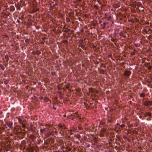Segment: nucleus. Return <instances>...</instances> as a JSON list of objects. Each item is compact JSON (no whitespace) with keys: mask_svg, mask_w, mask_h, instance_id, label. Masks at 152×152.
<instances>
[{"mask_svg":"<svg viewBox=\"0 0 152 152\" xmlns=\"http://www.w3.org/2000/svg\"><path fill=\"white\" fill-rule=\"evenodd\" d=\"M6 124L8 127L7 128V130H9L10 129H12V124L13 123L11 122H9L8 123H6Z\"/></svg>","mask_w":152,"mask_h":152,"instance_id":"f257e3e1","label":"nucleus"},{"mask_svg":"<svg viewBox=\"0 0 152 152\" xmlns=\"http://www.w3.org/2000/svg\"><path fill=\"white\" fill-rule=\"evenodd\" d=\"M130 72L129 71H126L124 73V74L125 75L128 76L130 75Z\"/></svg>","mask_w":152,"mask_h":152,"instance_id":"7ed1b4c3","label":"nucleus"},{"mask_svg":"<svg viewBox=\"0 0 152 152\" xmlns=\"http://www.w3.org/2000/svg\"><path fill=\"white\" fill-rule=\"evenodd\" d=\"M140 96L141 97H144L145 96V94L143 93H141L140 94Z\"/></svg>","mask_w":152,"mask_h":152,"instance_id":"423d86ee","label":"nucleus"},{"mask_svg":"<svg viewBox=\"0 0 152 152\" xmlns=\"http://www.w3.org/2000/svg\"><path fill=\"white\" fill-rule=\"evenodd\" d=\"M148 115H149V116H151V114L150 113H148Z\"/></svg>","mask_w":152,"mask_h":152,"instance_id":"9b49d317","label":"nucleus"},{"mask_svg":"<svg viewBox=\"0 0 152 152\" xmlns=\"http://www.w3.org/2000/svg\"><path fill=\"white\" fill-rule=\"evenodd\" d=\"M106 23H103V25L104 26H106Z\"/></svg>","mask_w":152,"mask_h":152,"instance_id":"9d476101","label":"nucleus"},{"mask_svg":"<svg viewBox=\"0 0 152 152\" xmlns=\"http://www.w3.org/2000/svg\"><path fill=\"white\" fill-rule=\"evenodd\" d=\"M32 137H34V136L33 135H32Z\"/></svg>","mask_w":152,"mask_h":152,"instance_id":"4468645a","label":"nucleus"},{"mask_svg":"<svg viewBox=\"0 0 152 152\" xmlns=\"http://www.w3.org/2000/svg\"><path fill=\"white\" fill-rule=\"evenodd\" d=\"M46 130V129L45 128H44L43 129H41L40 130V132L41 133H43Z\"/></svg>","mask_w":152,"mask_h":152,"instance_id":"39448f33","label":"nucleus"},{"mask_svg":"<svg viewBox=\"0 0 152 152\" xmlns=\"http://www.w3.org/2000/svg\"><path fill=\"white\" fill-rule=\"evenodd\" d=\"M5 126H6V124H5Z\"/></svg>","mask_w":152,"mask_h":152,"instance_id":"ddd939ff","label":"nucleus"},{"mask_svg":"<svg viewBox=\"0 0 152 152\" xmlns=\"http://www.w3.org/2000/svg\"><path fill=\"white\" fill-rule=\"evenodd\" d=\"M105 131L104 130H102L101 131V132L100 133V134L101 136H104V132Z\"/></svg>","mask_w":152,"mask_h":152,"instance_id":"20e7f679","label":"nucleus"},{"mask_svg":"<svg viewBox=\"0 0 152 152\" xmlns=\"http://www.w3.org/2000/svg\"><path fill=\"white\" fill-rule=\"evenodd\" d=\"M77 112H76L75 113H73V114H72L70 116H69V117H72L69 118L71 119H73L76 117V115H77Z\"/></svg>","mask_w":152,"mask_h":152,"instance_id":"f03ea898","label":"nucleus"},{"mask_svg":"<svg viewBox=\"0 0 152 152\" xmlns=\"http://www.w3.org/2000/svg\"><path fill=\"white\" fill-rule=\"evenodd\" d=\"M49 137V135H48V134H47L46 135L45 137L46 138L47 137Z\"/></svg>","mask_w":152,"mask_h":152,"instance_id":"f8f14e48","label":"nucleus"},{"mask_svg":"<svg viewBox=\"0 0 152 152\" xmlns=\"http://www.w3.org/2000/svg\"><path fill=\"white\" fill-rule=\"evenodd\" d=\"M21 125H22V126L23 128L25 127L26 125L24 124H23H23H21Z\"/></svg>","mask_w":152,"mask_h":152,"instance_id":"6e6552de","label":"nucleus"},{"mask_svg":"<svg viewBox=\"0 0 152 152\" xmlns=\"http://www.w3.org/2000/svg\"><path fill=\"white\" fill-rule=\"evenodd\" d=\"M120 126L121 127V128H122L125 126V125L123 124L120 125Z\"/></svg>","mask_w":152,"mask_h":152,"instance_id":"1a4fd4ad","label":"nucleus"},{"mask_svg":"<svg viewBox=\"0 0 152 152\" xmlns=\"http://www.w3.org/2000/svg\"><path fill=\"white\" fill-rule=\"evenodd\" d=\"M19 122L21 124H22L23 123V121L21 119L19 120Z\"/></svg>","mask_w":152,"mask_h":152,"instance_id":"0eeeda50","label":"nucleus"}]
</instances>
